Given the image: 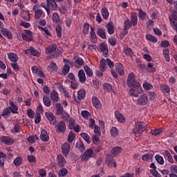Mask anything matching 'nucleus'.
Masks as SVG:
<instances>
[{
    "label": "nucleus",
    "instance_id": "f257e3e1",
    "mask_svg": "<svg viewBox=\"0 0 177 177\" xmlns=\"http://www.w3.org/2000/svg\"><path fill=\"white\" fill-rule=\"evenodd\" d=\"M63 49L62 47L57 48V44H50L46 48V53L49 55L46 57L47 59H53L57 58L62 54Z\"/></svg>",
    "mask_w": 177,
    "mask_h": 177
},
{
    "label": "nucleus",
    "instance_id": "f03ea898",
    "mask_svg": "<svg viewBox=\"0 0 177 177\" xmlns=\"http://www.w3.org/2000/svg\"><path fill=\"white\" fill-rule=\"evenodd\" d=\"M130 88H131L129 90V93H128L129 95L130 96L138 97L139 95L142 94L143 92V90L140 84H138Z\"/></svg>",
    "mask_w": 177,
    "mask_h": 177
},
{
    "label": "nucleus",
    "instance_id": "7ed1b4c3",
    "mask_svg": "<svg viewBox=\"0 0 177 177\" xmlns=\"http://www.w3.org/2000/svg\"><path fill=\"white\" fill-rule=\"evenodd\" d=\"M147 129V125L143 122H138L136 123L133 129V133L135 134L142 133Z\"/></svg>",
    "mask_w": 177,
    "mask_h": 177
},
{
    "label": "nucleus",
    "instance_id": "20e7f679",
    "mask_svg": "<svg viewBox=\"0 0 177 177\" xmlns=\"http://www.w3.org/2000/svg\"><path fill=\"white\" fill-rule=\"evenodd\" d=\"M138 84H140V83L137 81L136 75L133 73H129L127 79V85L128 88H131Z\"/></svg>",
    "mask_w": 177,
    "mask_h": 177
},
{
    "label": "nucleus",
    "instance_id": "39448f33",
    "mask_svg": "<svg viewBox=\"0 0 177 177\" xmlns=\"http://www.w3.org/2000/svg\"><path fill=\"white\" fill-rule=\"evenodd\" d=\"M95 153L92 149H88L83 153V156H82V160L87 162L91 158L94 157Z\"/></svg>",
    "mask_w": 177,
    "mask_h": 177
},
{
    "label": "nucleus",
    "instance_id": "423d86ee",
    "mask_svg": "<svg viewBox=\"0 0 177 177\" xmlns=\"http://www.w3.org/2000/svg\"><path fill=\"white\" fill-rule=\"evenodd\" d=\"M57 133L64 134L66 130V125L64 121H60L55 127Z\"/></svg>",
    "mask_w": 177,
    "mask_h": 177
},
{
    "label": "nucleus",
    "instance_id": "0eeeda50",
    "mask_svg": "<svg viewBox=\"0 0 177 177\" xmlns=\"http://www.w3.org/2000/svg\"><path fill=\"white\" fill-rule=\"evenodd\" d=\"M148 102V97L145 94L141 95L137 100V104L140 106H146Z\"/></svg>",
    "mask_w": 177,
    "mask_h": 177
},
{
    "label": "nucleus",
    "instance_id": "6e6552de",
    "mask_svg": "<svg viewBox=\"0 0 177 177\" xmlns=\"http://www.w3.org/2000/svg\"><path fill=\"white\" fill-rule=\"evenodd\" d=\"M22 38L24 41H33V35L31 30H25V33H22Z\"/></svg>",
    "mask_w": 177,
    "mask_h": 177
},
{
    "label": "nucleus",
    "instance_id": "1a4fd4ad",
    "mask_svg": "<svg viewBox=\"0 0 177 177\" xmlns=\"http://www.w3.org/2000/svg\"><path fill=\"white\" fill-rule=\"evenodd\" d=\"M106 62H108V66H109V68H111V74H112V76L113 78H118V75L117 74L116 71L113 69L114 66V63L110 59H106Z\"/></svg>",
    "mask_w": 177,
    "mask_h": 177
},
{
    "label": "nucleus",
    "instance_id": "9d476101",
    "mask_svg": "<svg viewBox=\"0 0 177 177\" xmlns=\"http://www.w3.org/2000/svg\"><path fill=\"white\" fill-rule=\"evenodd\" d=\"M47 1V6L49 9L50 12V10H57L58 9V6L56 3L55 0H46Z\"/></svg>",
    "mask_w": 177,
    "mask_h": 177
},
{
    "label": "nucleus",
    "instance_id": "9b49d317",
    "mask_svg": "<svg viewBox=\"0 0 177 177\" xmlns=\"http://www.w3.org/2000/svg\"><path fill=\"white\" fill-rule=\"evenodd\" d=\"M124 25V35H126L128 34V30L131 28L133 26L131 20L127 19H125L124 22L123 23Z\"/></svg>",
    "mask_w": 177,
    "mask_h": 177
},
{
    "label": "nucleus",
    "instance_id": "f8f14e48",
    "mask_svg": "<svg viewBox=\"0 0 177 177\" xmlns=\"http://www.w3.org/2000/svg\"><path fill=\"white\" fill-rule=\"evenodd\" d=\"M57 165L63 168L65 167V165L66 164V159L62 156V155L59 154L57 156Z\"/></svg>",
    "mask_w": 177,
    "mask_h": 177
},
{
    "label": "nucleus",
    "instance_id": "ddd939ff",
    "mask_svg": "<svg viewBox=\"0 0 177 177\" xmlns=\"http://www.w3.org/2000/svg\"><path fill=\"white\" fill-rule=\"evenodd\" d=\"M115 70H116V73H118L120 76L124 75V67L121 63L115 64Z\"/></svg>",
    "mask_w": 177,
    "mask_h": 177
},
{
    "label": "nucleus",
    "instance_id": "4468645a",
    "mask_svg": "<svg viewBox=\"0 0 177 177\" xmlns=\"http://www.w3.org/2000/svg\"><path fill=\"white\" fill-rule=\"evenodd\" d=\"M90 40H91L93 44H96L97 41L95 28H93V26H90Z\"/></svg>",
    "mask_w": 177,
    "mask_h": 177
},
{
    "label": "nucleus",
    "instance_id": "2eb2a0df",
    "mask_svg": "<svg viewBox=\"0 0 177 177\" xmlns=\"http://www.w3.org/2000/svg\"><path fill=\"white\" fill-rule=\"evenodd\" d=\"M45 115L51 124H53L54 126H55L57 124L56 118L54 116L53 113L47 112V113H46Z\"/></svg>",
    "mask_w": 177,
    "mask_h": 177
},
{
    "label": "nucleus",
    "instance_id": "dca6fc26",
    "mask_svg": "<svg viewBox=\"0 0 177 177\" xmlns=\"http://www.w3.org/2000/svg\"><path fill=\"white\" fill-rule=\"evenodd\" d=\"M71 145L68 142H66L64 145H62V151L65 156H67V155L71 151Z\"/></svg>",
    "mask_w": 177,
    "mask_h": 177
},
{
    "label": "nucleus",
    "instance_id": "f3484780",
    "mask_svg": "<svg viewBox=\"0 0 177 177\" xmlns=\"http://www.w3.org/2000/svg\"><path fill=\"white\" fill-rule=\"evenodd\" d=\"M64 63H66V64L63 68L62 73L64 75H66L70 71V65H72V62L64 59Z\"/></svg>",
    "mask_w": 177,
    "mask_h": 177
},
{
    "label": "nucleus",
    "instance_id": "a211bd4d",
    "mask_svg": "<svg viewBox=\"0 0 177 177\" xmlns=\"http://www.w3.org/2000/svg\"><path fill=\"white\" fill-rule=\"evenodd\" d=\"M100 50H101L104 57H106L109 55V48L106 43H101L100 46Z\"/></svg>",
    "mask_w": 177,
    "mask_h": 177
},
{
    "label": "nucleus",
    "instance_id": "6ab92c4d",
    "mask_svg": "<svg viewBox=\"0 0 177 177\" xmlns=\"http://www.w3.org/2000/svg\"><path fill=\"white\" fill-rule=\"evenodd\" d=\"M106 163H108V166L111 167H116L117 166L114 158L111 155H106Z\"/></svg>",
    "mask_w": 177,
    "mask_h": 177
},
{
    "label": "nucleus",
    "instance_id": "aec40b11",
    "mask_svg": "<svg viewBox=\"0 0 177 177\" xmlns=\"http://www.w3.org/2000/svg\"><path fill=\"white\" fill-rule=\"evenodd\" d=\"M105 28L108 30V34H109V35H112L115 33L113 22H109L108 24H106V25H105Z\"/></svg>",
    "mask_w": 177,
    "mask_h": 177
},
{
    "label": "nucleus",
    "instance_id": "412c9836",
    "mask_svg": "<svg viewBox=\"0 0 177 177\" xmlns=\"http://www.w3.org/2000/svg\"><path fill=\"white\" fill-rule=\"evenodd\" d=\"M104 28H98L97 30V35L102 39H106V32Z\"/></svg>",
    "mask_w": 177,
    "mask_h": 177
},
{
    "label": "nucleus",
    "instance_id": "4be33fe9",
    "mask_svg": "<svg viewBox=\"0 0 177 177\" xmlns=\"http://www.w3.org/2000/svg\"><path fill=\"white\" fill-rule=\"evenodd\" d=\"M33 11L35 12V19H39L40 17L44 14L43 10H41V8H38V7L37 6H34Z\"/></svg>",
    "mask_w": 177,
    "mask_h": 177
},
{
    "label": "nucleus",
    "instance_id": "5701e85b",
    "mask_svg": "<svg viewBox=\"0 0 177 177\" xmlns=\"http://www.w3.org/2000/svg\"><path fill=\"white\" fill-rule=\"evenodd\" d=\"M141 158L145 162H151L153 161V154L151 153H145L142 156Z\"/></svg>",
    "mask_w": 177,
    "mask_h": 177
},
{
    "label": "nucleus",
    "instance_id": "b1692460",
    "mask_svg": "<svg viewBox=\"0 0 177 177\" xmlns=\"http://www.w3.org/2000/svg\"><path fill=\"white\" fill-rule=\"evenodd\" d=\"M138 15L136 12H131L130 17V21L131 24L133 25V27H136L138 24Z\"/></svg>",
    "mask_w": 177,
    "mask_h": 177
},
{
    "label": "nucleus",
    "instance_id": "393cba45",
    "mask_svg": "<svg viewBox=\"0 0 177 177\" xmlns=\"http://www.w3.org/2000/svg\"><path fill=\"white\" fill-rule=\"evenodd\" d=\"M77 77L79 78V82L84 84L86 81V75L84 70H80L77 73Z\"/></svg>",
    "mask_w": 177,
    "mask_h": 177
},
{
    "label": "nucleus",
    "instance_id": "a878e982",
    "mask_svg": "<svg viewBox=\"0 0 177 177\" xmlns=\"http://www.w3.org/2000/svg\"><path fill=\"white\" fill-rule=\"evenodd\" d=\"M2 139V143H4L6 145H12L15 142L14 138H12L9 136H3Z\"/></svg>",
    "mask_w": 177,
    "mask_h": 177
},
{
    "label": "nucleus",
    "instance_id": "bb28decb",
    "mask_svg": "<svg viewBox=\"0 0 177 177\" xmlns=\"http://www.w3.org/2000/svg\"><path fill=\"white\" fill-rule=\"evenodd\" d=\"M9 104L10 106L8 107L10 111L14 113L17 114L18 113V106L15 104V103L12 100H9Z\"/></svg>",
    "mask_w": 177,
    "mask_h": 177
},
{
    "label": "nucleus",
    "instance_id": "cd10ccee",
    "mask_svg": "<svg viewBox=\"0 0 177 177\" xmlns=\"http://www.w3.org/2000/svg\"><path fill=\"white\" fill-rule=\"evenodd\" d=\"M163 155L169 162L171 164L174 163V160L173 158V156H171V153L168 150H165Z\"/></svg>",
    "mask_w": 177,
    "mask_h": 177
},
{
    "label": "nucleus",
    "instance_id": "c85d7f7f",
    "mask_svg": "<svg viewBox=\"0 0 177 177\" xmlns=\"http://www.w3.org/2000/svg\"><path fill=\"white\" fill-rule=\"evenodd\" d=\"M91 102H93V106H94L95 109H100L102 104L97 97H93V98L91 99Z\"/></svg>",
    "mask_w": 177,
    "mask_h": 177
},
{
    "label": "nucleus",
    "instance_id": "c756f323",
    "mask_svg": "<svg viewBox=\"0 0 177 177\" xmlns=\"http://www.w3.org/2000/svg\"><path fill=\"white\" fill-rule=\"evenodd\" d=\"M8 57L10 62H14V63H17V62L19 61V59L18 55L14 53H8Z\"/></svg>",
    "mask_w": 177,
    "mask_h": 177
},
{
    "label": "nucleus",
    "instance_id": "7c9ffc66",
    "mask_svg": "<svg viewBox=\"0 0 177 177\" xmlns=\"http://www.w3.org/2000/svg\"><path fill=\"white\" fill-rule=\"evenodd\" d=\"M1 33L3 35L6 37H7L9 39H12L13 35L10 30H8V29H6V28L4 29H1Z\"/></svg>",
    "mask_w": 177,
    "mask_h": 177
},
{
    "label": "nucleus",
    "instance_id": "2f4dec72",
    "mask_svg": "<svg viewBox=\"0 0 177 177\" xmlns=\"http://www.w3.org/2000/svg\"><path fill=\"white\" fill-rule=\"evenodd\" d=\"M137 11L138 12V18L140 20L144 21L146 19L147 14L145 11H143L142 8H137Z\"/></svg>",
    "mask_w": 177,
    "mask_h": 177
},
{
    "label": "nucleus",
    "instance_id": "473e14b6",
    "mask_svg": "<svg viewBox=\"0 0 177 177\" xmlns=\"http://www.w3.org/2000/svg\"><path fill=\"white\" fill-rule=\"evenodd\" d=\"M50 98L53 103L58 102L59 100V94L55 90H53L50 93Z\"/></svg>",
    "mask_w": 177,
    "mask_h": 177
},
{
    "label": "nucleus",
    "instance_id": "72a5a7b5",
    "mask_svg": "<svg viewBox=\"0 0 177 177\" xmlns=\"http://www.w3.org/2000/svg\"><path fill=\"white\" fill-rule=\"evenodd\" d=\"M86 95V90L84 88H82L77 91V100H83Z\"/></svg>",
    "mask_w": 177,
    "mask_h": 177
},
{
    "label": "nucleus",
    "instance_id": "f704fd0d",
    "mask_svg": "<svg viewBox=\"0 0 177 177\" xmlns=\"http://www.w3.org/2000/svg\"><path fill=\"white\" fill-rule=\"evenodd\" d=\"M101 15H102V18H104V19L107 20L109 19V12L106 7H102V8H101Z\"/></svg>",
    "mask_w": 177,
    "mask_h": 177
},
{
    "label": "nucleus",
    "instance_id": "c9c22d12",
    "mask_svg": "<svg viewBox=\"0 0 177 177\" xmlns=\"http://www.w3.org/2000/svg\"><path fill=\"white\" fill-rule=\"evenodd\" d=\"M40 138L43 142H48L49 140V136L45 129L41 131Z\"/></svg>",
    "mask_w": 177,
    "mask_h": 177
},
{
    "label": "nucleus",
    "instance_id": "e433bc0d",
    "mask_svg": "<svg viewBox=\"0 0 177 177\" xmlns=\"http://www.w3.org/2000/svg\"><path fill=\"white\" fill-rule=\"evenodd\" d=\"M145 38L147 41L152 42V43H157L158 42V39L155 36H153V35H150V33H148L146 36Z\"/></svg>",
    "mask_w": 177,
    "mask_h": 177
},
{
    "label": "nucleus",
    "instance_id": "4c0bfd02",
    "mask_svg": "<svg viewBox=\"0 0 177 177\" xmlns=\"http://www.w3.org/2000/svg\"><path fill=\"white\" fill-rule=\"evenodd\" d=\"M89 29H90V24H88V22H86L84 24H83V29H82V32H83V35H86L89 33Z\"/></svg>",
    "mask_w": 177,
    "mask_h": 177
},
{
    "label": "nucleus",
    "instance_id": "58836bf2",
    "mask_svg": "<svg viewBox=\"0 0 177 177\" xmlns=\"http://www.w3.org/2000/svg\"><path fill=\"white\" fill-rule=\"evenodd\" d=\"M154 158H155V160H156V162L158 164H160L161 165H165V160H164V158L162 156H161L159 154H156Z\"/></svg>",
    "mask_w": 177,
    "mask_h": 177
},
{
    "label": "nucleus",
    "instance_id": "ea45409f",
    "mask_svg": "<svg viewBox=\"0 0 177 177\" xmlns=\"http://www.w3.org/2000/svg\"><path fill=\"white\" fill-rule=\"evenodd\" d=\"M57 115H61L64 113V108L60 103L56 104Z\"/></svg>",
    "mask_w": 177,
    "mask_h": 177
},
{
    "label": "nucleus",
    "instance_id": "a19ab883",
    "mask_svg": "<svg viewBox=\"0 0 177 177\" xmlns=\"http://www.w3.org/2000/svg\"><path fill=\"white\" fill-rule=\"evenodd\" d=\"M115 115L116 116V120H118V122L120 123H124L126 122V119L122 113H116Z\"/></svg>",
    "mask_w": 177,
    "mask_h": 177
},
{
    "label": "nucleus",
    "instance_id": "79ce46f5",
    "mask_svg": "<svg viewBox=\"0 0 177 177\" xmlns=\"http://www.w3.org/2000/svg\"><path fill=\"white\" fill-rule=\"evenodd\" d=\"M146 70L149 73H153L156 72V68L153 67V64L148 63Z\"/></svg>",
    "mask_w": 177,
    "mask_h": 177
},
{
    "label": "nucleus",
    "instance_id": "37998d69",
    "mask_svg": "<svg viewBox=\"0 0 177 177\" xmlns=\"http://www.w3.org/2000/svg\"><path fill=\"white\" fill-rule=\"evenodd\" d=\"M124 54L126 55L127 56L131 57L133 55V52L131 48L129 47H124L123 49Z\"/></svg>",
    "mask_w": 177,
    "mask_h": 177
},
{
    "label": "nucleus",
    "instance_id": "c03bdc74",
    "mask_svg": "<svg viewBox=\"0 0 177 177\" xmlns=\"http://www.w3.org/2000/svg\"><path fill=\"white\" fill-rule=\"evenodd\" d=\"M44 104L46 106L50 107L51 106V100L50 97L47 95H44L43 97Z\"/></svg>",
    "mask_w": 177,
    "mask_h": 177
},
{
    "label": "nucleus",
    "instance_id": "a18cd8bd",
    "mask_svg": "<svg viewBox=\"0 0 177 177\" xmlns=\"http://www.w3.org/2000/svg\"><path fill=\"white\" fill-rule=\"evenodd\" d=\"M122 149L120 147H113V149L111 150V153H112V155H113V156H116L121 152Z\"/></svg>",
    "mask_w": 177,
    "mask_h": 177
},
{
    "label": "nucleus",
    "instance_id": "49530a36",
    "mask_svg": "<svg viewBox=\"0 0 177 177\" xmlns=\"http://www.w3.org/2000/svg\"><path fill=\"white\" fill-rule=\"evenodd\" d=\"M169 21L172 28L177 32V21L173 20L171 17H169Z\"/></svg>",
    "mask_w": 177,
    "mask_h": 177
},
{
    "label": "nucleus",
    "instance_id": "de8ad7c7",
    "mask_svg": "<svg viewBox=\"0 0 177 177\" xmlns=\"http://www.w3.org/2000/svg\"><path fill=\"white\" fill-rule=\"evenodd\" d=\"M80 137H82L83 140H86L87 143L90 144L91 142V140L88 134L86 133H80Z\"/></svg>",
    "mask_w": 177,
    "mask_h": 177
},
{
    "label": "nucleus",
    "instance_id": "09e8293b",
    "mask_svg": "<svg viewBox=\"0 0 177 177\" xmlns=\"http://www.w3.org/2000/svg\"><path fill=\"white\" fill-rule=\"evenodd\" d=\"M107 64L106 63V61L102 59L101 62H100V69L101 71L104 72L106 70Z\"/></svg>",
    "mask_w": 177,
    "mask_h": 177
},
{
    "label": "nucleus",
    "instance_id": "8fccbe9b",
    "mask_svg": "<svg viewBox=\"0 0 177 177\" xmlns=\"http://www.w3.org/2000/svg\"><path fill=\"white\" fill-rule=\"evenodd\" d=\"M102 88H104V89L106 90V92H108V93H111L113 91V86L110 84L105 83V84H102Z\"/></svg>",
    "mask_w": 177,
    "mask_h": 177
},
{
    "label": "nucleus",
    "instance_id": "3c124183",
    "mask_svg": "<svg viewBox=\"0 0 177 177\" xmlns=\"http://www.w3.org/2000/svg\"><path fill=\"white\" fill-rule=\"evenodd\" d=\"M83 68H84V71H86V75H87L88 77L93 76V72L88 66H84Z\"/></svg>",
    "mask_w": 177,
    "mask_h": 177
},
{
    "label": "nucleus",
    "instance_id": "603ef678",
    "mask_svg": "<svg viewBox=\"0 0 177 177\" xmlns=\"http://www.w3.org/2000/svg\"><path fill=\"white\" fill-rule=\"evenodd\" d=\"M163 129L162 128L151 130L150 133L153 136H158L160 135L162 132Z\"/></svg>",
    "mask_w": 177,
    "mask_h": 177
},
{
    "label": "nucleus",
    "instance_id": "864d4df0",
    "mask_svg": "<svg viewBox=\"0 0 177 177\" xmlns=\"http://www.w3.org/2000/svg\"><path fill=\"white\" fill-rule=\"evenodd\" d=\"M75 62L77 64V65L82 66L84 65V62L82 58L80 57H75Z\"/></svg>",
    "mask_w": 177,
    "mask_h": 177
},
{
    "label": "nucleus",
    "instance_id": "5fc2aeb1",
    "mask_svg": "<svg viewBox=\"0 0 177 177\" xmlns=\"http://www.w3.org/2000/svg\"><path fill=\"white\" fill-rule=\"evenodd\" d=\"M53 21L55 23H59L61 21L60 17L57 12H54L53 14Z\"/></svg>",
    "mask_w": 177,
    "mask_h": 177
},
{
    "label": "nucleus",
    "instance_id": "6e6d98bb",
    "mask_svg": "<svg viewBox=\"0 0 177 177\" xmlns=\"http://www.w3.org/2000/svg\"><path fill=\"white\" fill-rule=\"evenodd\" d=\"M57 65H56V64L54 63V62H51V63L50 64V65L48 66V71H50L56 72V71H57Z\"/></svg>",
    "mask_w": 177,
    "mask_h": 177
},
{
    "label": "nucleus",
    "instance_id": "4d7b16f0",
    "mask_svg": "<svg viewBox=\"0 0 177 177\" xmlns=\"http://www.w3.org/2000/svg\"><path fill=\"white\" fill-rule=\"evenodd\" d=\"M76 147L80 151H84L86 149L85 146L82 142H79L76 143Z\"/></svg>",
    "mask_w": 177,
    "mask_h": 177
},
{
    "label": "nucleus",
    "instance_id": "13d9d810",
    "mask_svg": "<svg viewBox=\"0 0 177 177\" xmlns=\"http://www.w3.org/2000/svg\"><path fill=\"white\" fill-rule=\"evenodd\" d=\"M22 18L27 21H30V17L28 11H24L22 12Z\"/></svg>",
    "mask_w": 177,
    "mask_h": 177
},
{
    "label": "nucleus",
    "instance_id": "bf43d9fd",
    "mask_svg": "<svg viewBox=\"0 0 177 177\" xmlns=\"http://www.w3.org/2000/svg\"><path fill=\"white\" fill-rule=\"evenodd\" d=\"M67 174H68V169L62 167V169L59 170L58 175L59 177H64L66 176Z\"/></svg>",
    "mask_w": 177,
    "mask_h": 177
},
{
    "label": "nucleus",
    "instance_id": "052dcab7",
    "mask_svg": "<svg viewBox=\"0 0 177 177\" xmlns=\"http://www.w3.org/2000/svg\"><path fill=\"white\" fill-rule=\"evenodd\" d=\"M75 134L73 131H71L68 137V143H72L73 141L75 140Z\"/></svg>",
    "mask_w": 177,
    "mask_h": 177
},
{
    "label": "nucleus",
    "instance_id": "680f3d73",
    "mask_svg": "<svg viewBox=\"0 0 177 177\" xmlns=\"http://www.w3.org/2000/svg\"><path fill=\"white\" fill-rule=\"evenodd\" d=\"M56 32L57 37L61 38L62 36V28L61 25H58V26H56Z\"/></svg>",
    "mask_w": 177,
    "mask_h": 177
},
{
    "label": "nucleus",
    "instance_id": "e2e57ef3",
    "mask_svg": "<svg viewBox=\"0 0 177 177\" xmlns=\"http://www.w3.org/2000/svg\"><path fill=\"white\" fill-rule=\"evenodd\" d=\"M22 163L21 157L19 156L14 160V164L16 167H19Z\"/></svg>",
    "mask_w": 177,
    "mask_h": 177
},
{
    "label": "nucleus",
    "instance_id": "0e129e2a",
    "mask_svg": "<svg viewBox=\"0 0 177 177\" xmlns=\"http://www.w3.org/2000/svg\"><path fill=\"white\" fill-rule=\"evenodd\" d=\"M111 136H112V137H116L118 136V130L116 127H112L111 129Z\"/></svg>",
    "mask_w": 177,
    "mask_h": 177
},
{
    "label": "nucleus",
    "instance_id": "69168bd1",
    "mask_svg": "<svg viewBox=\"0 0 177 177\" xmlns=\"http://www.w3.org/2000/svg\"><path fill=\"white\" fill-rule=\"evenodd\" d=\"M108 42H109V44L115 46L117 44V39H115V37H109Z\"/></svg>",
    "mask_w": 177,
    "mask_h": 177
},
{
    "label": "nucleus",
    "instance_id": "338daca9",
    "mask_svg": "<svg viewBox=\"0 0 177 177\" xmlns=\"http://www.w3.org/2000/svg\"><path fill=\"white\" fill-rule=\"evenodd\" d=\"M31 55H33L35 57H39L40 54L39 53L35 48V47H31Z\"/></svg>",
    "mask_w": 177,
    "mask_h": 177
},
{
    "label": "nucleus",
    "instance_id": "774afa93",
    "mask_svg": "<svg viewBox=\"0 0 177 177\" xmlns=\"http://www.w3.org/2000/svg\"><path fill=\"white\" fill-rule=\"evenodd\" d=\"M142 87L143 88H145L147 91L151 90V88H153V86L151 85L148 82H145L142 84Z\"/></svg>",
    "mask_w": 177,
    "mask_h": 177
}]
</instances>
